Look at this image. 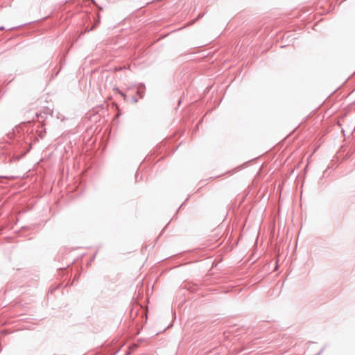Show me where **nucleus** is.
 Listing matches in <instances>:
<instances>
[{"label":"nucleus","mask_w":355,"mask_h":355,"mask_svg":"<svg viewBox=\"0 0 355 355\" xmlns=\"http://www.w3.org/2000/svg\"><path fill=\"white\" fill-rule=\"evenodd\" d=\"M3 27L0 28V30H3Z\"/></svg>","instance_id":"nucleus-1"}]
</instances>
